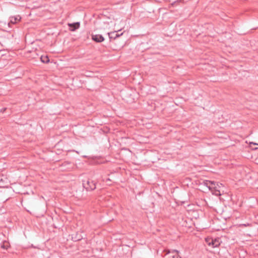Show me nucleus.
Returning <instances> with one entry per match:
<instances>
[{
    "label": "nucleus",
    "mask_w": 258,
    "mask_h": 258,
    "mask_svg": "<svg viewBox=\"0 0 258 258\" xmlns=\"http://www.w3.org/2000/svg\"><path fill=\"white\" fill-rule=\"evenodd\" d=\"M83 185L87 191H92L96 188V182L91 179H88L86 181H83Z\"/></svg>",
    "instance_id": "obj_1"
},
{
    "label": "nucleus",
    "mask_w": 258,
    "mask_h": 258,
    "mask_svg": "<svg viewBox=\"0 0 258 258\" xmlns=\"http://www.w3.org/2000/svg\"><path fill=\"white\" fill-rule=\"evenodd\" d=\"M91 37L92 40L96 42H101L104 40V37L102 35L100 34H92Z\"/></svg>",
    "instance_id": "obj_2"
},
{
    "label": "nucleus",
    "mask_w": 258,
    "mask_h": 258,
    "mask_svg": "<svg viewBox=\"0 0 258 258\" xmlns=\"http://www.w3.org/2000/svg\"><path fill=\"white\" fill-rule=\"evenodd\" d=\"M206 241L208 242V244L210 246H212L213 247H216L220 245L219 239H209V241L207 239H206Z\"/></svg>",
    "instance_id": "obj_3"
},
{
    "label": "nucleus",
    "mask_w": 258,
    "mask_h": 258,
    "mask_svg": "<svg viewBox=\"0 0 258 258\" xmlns=\"http://www.w3.org/2000/svg\"><path fill=\"white\" fill-rule=\"evenodd\" d=\"M80 24L79 22L69 24L70 29L71 31H74L76 29H78L80 27Z\"/></svg>",
    "instance_id": "obj_4"
},
{
    "label": "nucleus",
    "mask_w": 258,
    "mask_h": 258,
    "mask_svg": "<svg viewBox=\"0 0 258 258\" xmlns=\"http://www.w3.org/2000/svg\"><path fill=\"white\" fill-rule=\"evenodd\" d=\"M109 37L110 39H115L116 38L119 37L120 36L123 34V33H121L120 34H117L116 32H113L108 33Z\"/></svg>",
    "instance_id": "obj_5"
},
{
    "label": "nucleus",
    "mask_w": 258,
    "mask_h": 258,
    "mask_svg": "<svg viewBox=\"0 0 258 258\" xmlns=\"http://www.w3.org/2000/svg\"><path fill=\"white\" fill-rule=\"evenodd\" d=\"M10 23L12 24H16L18 21H20L21 19V17L20 16L12 17L10 18Z\"/></svg>",
    "instance_id": "obj_6"
},
{
    "label": "nucleus",
    "mask_w": 258,
    "mask_h": 258,
    "mask_svg": "<svg viewBox=\"0 0 258 258\" xmlns=\"http://www.w3.org/2000/svg\"><path fill=\"white\" fill-rule=\"evenodd\" d=\"M210 184H214V181H210V180H205L202 183V184H203L204 185L206 186L208 188H209V187H211Z\"/></svg>",
    "instance_id": "obj_7"
},
{
    "label": "nucleus",
    "mask_w": 258,
    "mask_h": 258,
    "mask_svg": "<svg viewBox=\"0 0 258 258\" xmlns=\"http://www.w3.org/2000/svg\"><path fill=\"white\" fill-rule=\"evenodd\" d=\"M1 247L3 249L7 250L9 247V243L5 241L1 244Z\"/></svg>",
    "instance_id": "obj_8"
},
{
    "label": "nucleus",
    "mask_w": 258,
    "mask_h": 258,
    "mask_svg": "<svg viewBox=\"0 0 258 258\" xmlns=\"http://www.w3.org/2000/svg\"><path fill=\"white\" fill-rule=\"evenodd\" d=\"M41 60L43 63H48L49 61V59L47 56H41L40 57Z\"/></svg>",
    "instance_id": "obj_9"
},
{
    "label": "nucleus",
    "mask_w": 258,
    "mask_h": 258,
    "mask_svg": "<svg viewBox=\"0 0 258 258\" xmlns=\"http://www.w3.org/2000/svg\"><path fill=\"white\" fill-rule=\"evenodd\" d=\"M213 195H215L216 196H219L221 195L220 191L219 189H216L215 190L212 189L211 190Z\"/></svg>",
    "instance_id": "obj_10"
},
{
    "label": "nucleus",
    "mask_w": 258,
    "mask_h": 258,
    "mask_svg": "<svg viewBox=\"0 0 258 258\" xmlns=\"http://www.w3.org/2000/svg\"><path fill=\"white\" fill-rule=\"evenodd\" d=\"M210 186H211L210 187H209V189L211 191V190H212L213 188L216 187V182L215 181H214V184H210Z\"/></svg>",
    "instance_id": "obj_11"
},
{
    "label": "nucleus",
    "mask_w": 258,
    "mask_h": 258,
    "mask_svg": "<svg viewBox=\"0 0 258 258\" xmlns=\"http://www.w3.org/2000/svg\"><path fill=\"white\" fill-rule=\"evenodd\" d=\"M210 186H211L210 187H209V189L211 191V190H212L213 188L216 187V182L215 181H214V184H210Z\"/></svg>",
    "instance_id": "obj_12"
},
{
    "label": "nucleus",
    "mask_w": 258,
    "mask_h": 258,
    "mask_svg": "<svg viewBox=\"0 0 258 258\" xmlns=\"http://www.w3.org/2000/svg\"><path fill=\"white\" fill-rule=\"evenodd\" d=\"M179 255L177 253H176L175 255L170 256V258H179Z\"/></svg>",
    "instance_id": "obj_13"
},
{
    "label": "nucleus",
    "mask_w": 258,
    "mask_h": 258,
    "mask_svg": "<svg viewBox=\"0 0 258 258\" xmlns=\"http://www.w3.org/2000/svg\"><path fill=\"white\" fill-rule=\"evenodd\" d=\"M70 164V162H68V161H65V162H64L62 163V166H66V165H68V164Z\"/></svg>",
    "instance_id": "obj_14"
},
{
    "label": "nucleus",
    "mask_w": 258,
    "mask_h": 258,
    "mask_svg": "<svg viewBox=\"0 0 258 258\" xmlns=\"http://www.w3.org/2000/svg\"><path fill=\"white\" fill-rule=\"evenodd\" d=\"M216 187L213 188V190H215L216 189H219V188L220 187V186L218 183H216Z\"/></svg>",
    "instance_id": "obj_15"
},
{
    "label": "nucleus",
    "mask_w": 258,
    "mask_h": 258,
    "mask_svg": "<svg viewBox=\"0 0 258 258\" xmlns=\"http://www.w3.org/2000/svg\"><path fill=\"white\" fill-rule=\"evenodd\" d=\"M7 109V108H3L1 109V112L2 113H4L6 110Z\"/></svg>",
    "instance_id": "obj_16"
},
{
    "label": "nucleus",
    "mask_w": 258,
    "mask_h": 258,
    "mask_svg": "<svg viewBox=\"0 0 258 258\" xmlns=\"http://www.w3.org/2000/svg\"><path fill=\"white\" fill-rule=\"evenodd\" d=\"M182 0H177V2H181Z\"/></svg>",
    "instance_id": "obj_17"
},
{
    "label": "nucleus",
    "mask_w": 258,
    "mask_h": 258,
    "mask_svg": "<svg viewBox=\"0 0 258 258\" xmlns=\"http://www.w3.org/2000/svg\"><path fill=\"white\" fill-rule=\"evenodd\" d=\"M80 239H81V238H78V239H77L76 240H80Z\"/></svg>",
    "instance_id": "obj_18"
},
{
    "label": "nucleus",
    "mask_w": 258,
    "mask_h": 258,
    "mask_svg": "<svg viewBox=\"0 0 258 258\" xmlns=\"http://www.w3.org/2000/svg\"><path fill=\"white\" fill-rule=\"evenodd\" d=\"M112 37H115V35H112Z\"/></svg>",
    "instance_id": "obj_19"
}]
</instances>
